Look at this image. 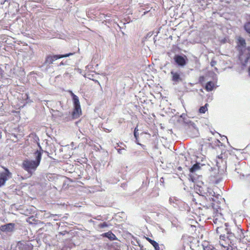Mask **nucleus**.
<instances>
[{"label":"nucleus","mask_w":250,"mask_h":250,"mask_svg":"<svg viewBox=\"0 0 250 250\" xmlns=\"http://www.w3.org/2000/svg\"><path fill=\"white\" fill-rule=\"evenodd\" d=\"M196 193H198L202 198L207 201H215L214 197H216L215 192L214 190L206 185L203 182L199 183L194 187Z\"/></svg>","instance_id":"f257e3e1"},{"label":"nucleus","mask_w":250,"mask_h":250,"mask_svg":"<svg viewBox=\"0 0 250 250\" xmlns=\"http://www.w3.org/2000/svg\"><path fill=\"white\" fill-rule=\"evenodd\" d=\"M34 159H25L21 164L22 168L30 175H33L41 163L40 156L37 154Z\"/></svg>","instance_id":"f03ea898"},{"label":"nucleus","mask_w":250,"mask_h":250,"mask_svg":"<svg viewBox=\"0 0 250 250\" xmlns=\"http://www.w3.org/2000/svg\"><path fill=\"white\" fill-rule=\"evenodd\" d=\"M68 93L70 94L71 97L73 109L72 111V116L73 118H78L82 115V109L81 105L79 101V97L75 95L72 90H68Z\"/></svg>","instance_id":"7ed1b4c3"},{"label":"nucleus","mask_w":250,"mask_h":250,"mask_svg":"<svg viewBox=\"0 0 250 250\" xmlns=\"http://www.w3.org/2000/svg\"><path fill=\"white\" fill-rule=\"evenodd\" d=\"M75 52H70L64 54H48L47 55L45 58V61L43 63V65L49 67L51 64H55L54 62L60 59L66 58L72 56L75 54Z\"/></svg>","instance_id":"20e7f679"},{"label":"nucleus","mask_w":250,"mask_h":250,"mask_svg":"<svg viewBox=\"0 0 250 250\" xmlns=\"http://www.w3.org/2000/svg\"><path fill=\"white\" fill-rule=\"evenodd\" d=\"M174 64L179 68H184L188 63L187 56L183 54H176L173 57Z\"/></svg>","instance_id":"39448f33"},{"label":"nucleus","mask_w":250,"mask_h":250,"mask_svg":"<svg viewBox=\"0 0 250 250\" xmlns=\"http://www.w3.org/2000/svg\"><path fill=\"white\" fill-rule=\"evenodd\" d=\"M170 75L171 81L174 85L178 84L184 81L183 73L180 70H172L170 71Z\"/></svg>","instance_id":"423d86ee"},{"label":"nucleus","mask_w":250,"mask_h":250,"mask_svg":"<svg viewBox=\"0 0 250 250\" xmlns=\"http://www.w3.org/2000/svg\"><path fill=\"white\" fill-rule=\"evenodd\" d=\"M2 167L4 171L0 172V188L5 185L6 182L12 177V175L7 167Z\"/></svg>","instance_id":"0eeeda50"},{"label":"nucleus","mask_w":250,"mask_h":250,"mask_svg":"<svg viewBox=\"0 0 250 250\" xmlns=\"http://www.w3.org/2000/svg\"><path fill=\"white\" fill-rule=\"evenodd\" d=\"M205 165V164L200 163L199 161L197 160L196 163L193 164L191 167L189 168V170L190 174L189 175V176L190 181H191L192 182H194L196 178L193 176H192L191 174L199 170L201 168V167L204 166Z\"/></svg>","instance_id":"6e6552de"},{"label":"nucleus","mask_w":250,"mask_h":250,"mask_svg":"<svg viewBox=\"0 0 250 250\" xmlns=\"http://www.w3.org/2000/svg\"><path fill=\"white\" fill-rule=\"evenodd\" d=\"M16 225L15 223H9L3 225L0 227L1 231L5 232H12L15 230Z\"/></svg>","instance_id":"1a4fd4ad"},{"label":"nucleus","mask_w":250,"mask_h":250,"mask_svg":"<svg viewBox=\"0 0 250 250\" xmlns=\"http://www.w3.org/2000/svg\"><path fill=\"white\" fill-rule=\"evenodd\" d=\"M102 236L103 237L108 238L110 241L117 240V237L111 231H109L107 232L103 233L102 234Z\"/></svg>","instance_id":"9d476101"},{"label":"nucleus","mask_w":250,"mask_h":250,"mask_svg":"<svg viewBox=\"0 0 250 250\" xmlns=\"http://www.w3.org/2000/svg\"><path fill=\"white\" fill-rule=\"evenodd\" d=\"M215 88L214 83L212 81H208V82L205 85V89L208 92H210L212 91Z\"/></svg>","instance_id":"9b49d317"},{"label":"nucleus","mask_w":250,"mask_h":250,"mask_svg":"<svg viewBox=\"0 0 250 250\" xmlns=\"http://www.w3.org/2000/svg\"><path fill=\"white\" fill-rule=\"evenodd\" d=\"M237 44L238 48H241V50H242L246 47V41L243 38L239 37L238 39Z\"/></svg>","instance_id":"f8f14e48"},{"label":"nucleus","mask_w":250,"mask_h":250,"mask_svg":"<svg viewBox=\"0 0 250 250\" xmlns=\"http://www.w3.org/2000/svg\"><path fill=\"white\" fill-rule=\"evenodd\" d=\"M37 144L39 149L36 150L34 152L33 155L34 157H36V156H37L38 154L39 156H40L41 160H42V155L43 152H44V150L42 149L40 143H38Z\"/></svg>","instance_id":"ddd939ff"},{"label":"nucleus","mask_w":250,"mask_h":250,"mask_svg":"<svg viewBox=\"0 0 250 250\" xmlns=\"http://www.w3.org/2000/svg\"><path fill=\"white\" fill-rule=\"evenodd\" d=\"M10 2L11 0H0V9L9 7Z\"/></svg>","instance_id":"4468645a"},{"label":"nucleus","mask_w":250,"mask_h":250,"mask_svg":"<svg viewBox=\"0 0 250 250\" xmlns=\"http://www.w3.org/2000/svg\"><path fill=\"white\" fill-rule=\"evenodd\" d=\"M243 29L247 34L250 37V21H247L244 24Z\"/></svg>","instance_id":"2eb2a0df"},{"label":"nucleus","mask_w":250,"mask_h":250,"mask_svg":"<svg viewBox=\"0 0 250 250\" xmlns=\"http://www.w3.org/2000/svg\"><path fill=\"white\" fill-rule=\"evenodd\" d=\"M169 203L172 205V206L175 208H177L178 207V205L177 203V202L178 201V200H177L175 197H170L169 199Z\"/></svg>","instance_id":"dca6fc26"},{"label":"nucleus","mask_w":250,"mask_h":250,"mask_svg":"<svg viewBox=\"0 0 250 250\" xmlns=\"http://www.w3.org/2000/svg\"><path fill=\"white\" fill-rule=\"evenodd\" d=\"M33 248V245L29 242L25 243L23 244L22 249L23 250H32Z\"/></svg>","instance_id":"f3484780"},{"label":"nucleus","mask_w":250,"mask_h":250,"mask_svg":"<svg viewBox=\"0 0 250 250\" xmlns=\"http://www.w3.org/2000/svg\"><path fill=\"white\" fill-rule=\"evenodd\" d=\"M65 116V118L63 119L65 122H68L70 121L75 119H76L77 118H73L72 116V113H71V116L69 115V113L66 112L64 114V116Z\"/></svg>","instance_id":"a211bd4d"},{"label":"nucleus","mask_w":250,"mask_h":250,"mask_svg":"<svg viewBox=\"0 0 250 250\" xmlns=\"http://www.w3.org/2000/svg\"><path fill=\"white\" fill-rule=\"evenodd\" d=\"M208 104H206L204 106H202L200 107L198 112L200 114L205 113L208 110Z\"/></svg>","instance_id":"6ab92c4d"},{"label":"nucleus","mask_w":250,"mask_h":250,"mask_svg":"<svg viewBox=\"0 0 250 250\" xmlns=\"http://www.w3.org/2000/svg\"><path fill=\"white\" fill-rule=\"evenodd\" d=\"M225 228H224L225 232L226 233L227 235H229V233H232L230 231V229H229L228 227H229V224L228 223H226L225 224Z\"/></svg>","instance_id":"aec40b11"},{"label":"nucleus","mask_w":250,"mask_h":250,"mask_svg":"<svg viewBox=\"0 0 250 250\" xmlns=\"http://www.w3.org/2000/svg\"><path fill=\"white\" fill-rule=\"evenodd\" d=\"M108 226L109 224L106 222L101 223L98 225V228L99 229H103L105 227H108Z\"/></svg>","instance_id":"412c9836"},{"label":"nucleus","mask_w":250,"mask_h":250,"mask_svg":"<svg viewBox=\"0 0 250 250\" xmlns=\"http://www.w3.org/2000/svg\"><path fill=\"white\" fill-rule=\"evenodd\" d=\"M234 238V234L233 233H229V235H227V239H228L229 241H233ZM231 242H230V243Z\"/></svg>","instance_id":"4be33fe9"},{"label":"nucleus","mask_w":250,"mask_h":250,"mask_svg":"<svg viewBox=\"0 0 250 250\" xmlns=\"http://www.w3.org/2000/svg\"><path fill=\"white\" fill-rule=\"evenodd\" d=\"M151 245L154 247L155 250H160L159 245L156 241H155Z\"/></svg>","instance_id":"5701e85b"},{"label":"nucleus","mask_w":250,"mask_h":250,"mask_svg":"<svg viewBox=\"0 0 250 250\" xmlns=\"http://www.w3.org/2000/svg\"><path fill=\"white\" fill-rule=\"evenodd\" d=\"M138 129H137V127H135L134 131V136L136 139V140H137L139 137V133L138 132Z\"/></svg>","instance_id":"b1692460"},{"label":"nucleus","mask_w":250,"mask_h":250,"mask_svg":"<svg viewBox=\"0 0 250 250\" xmlns=\"http://www.w3.org/2000/svg\"><path fill=\"white\" fill-rule=\"evenodd\" d=\"M69 65L68 61L66 60L65 61H62L59 64L57 65L58 66H61L62 65Z\"/></svg>","instance_id":"393cba45"},{"label":"nucleus","mask_w":250,"mask_h":250,"mask_svg":"<svg viewBox=\"0 0 250 250\" xmlns=\"http://www.w3.org/2000/svg\"><path fill=\"white\" fill-rule=\"evenodd\" d=\"M55 113H56V115L59 117H62L64 116V114L62 112H60L59 110H56Z\"/></svg>","instance_id":"a878e982"},{"label":"nucleus","mask_w":250,"mask_h":250,"mask_svg":"<svg viewBox=\"0 0 250 250\" xmlns=\"http://www.w3.org/2000/svg\"><path fill=\"white\" fill-rule=\"evenodd\" d=\"M205 81V77L204 76L202 75V76H200L199 77V79H198V82L200 83H204V82Z\"/></svg>","instance_id":"bb28decb"},{"label":"nucleus","mask_w":250,"mask_h":250,"mask_svg":"<svg viewBox=\"0 0 250 250\" xmlns=\"http://www.w3.org/2000/svg\"><path fill=\"white\" fill-rule=\"evenodd\" d=\"M214 247L212 246L209 245L207 246H204V250H213Z\"/></svg>","instance_id":"cd10ccee"},{"label":"nucleus","mask_w":250,"mask_h":250,"mask_svg":"<svg viewBox=\"0 0 250 250\" xmlns=\"http://www.w3.org/2000/svg\"><path fill=\"white\" fill-rule=\"evenodd\" d=\"M223 229H224V227L223 226L217 227L216 229V230L217 233L219 234L221 232L223 231V230H224Z\"/></svg>","instance_id":"c85d7f7f"},{"label":"nucleus","mask_w":250,"mask_h":250,"mask_svg":"<svg viewBox=\"0 0 250 250\" xmlns=\"http://www.w3.org/2000/svg\"><path fill=\"white\" fill-rule=\"evenodd\" d=\"M116 150L119 154H123V150H125V148L124 147H120L119 148H116Z\"/></svg>","instance_id":"c756f323"},{"label":"nucleus","mask_w":250,"mask_h":250,"mask_svg":"<svg viewBox=\"0 0 250 250\" xmlns=\"http://www.w3.org/2000/svg\"><path fill=\"white\" fill-rule=\"evenodd\" d=\"M185 123L188 125L189 126H191L193 122L189 120L185 121Z\"/></svg>","instance_id":"7c9ffc66"},{"label":"nucleus","mask_w":250,"mask_h":250,"mask_svg":"<svg viewBox=\"0 0 250 250\" xmlns=\"http://www.w3.org/2000/svg\"><path fill=\"white\" fill-rule=\"evenodd\" d=\"M185 123L188 125L189 126H191L193 122L189 120L185 121Z\"/></svg>","instance_id":"2f4dec72"},{"label":"nucleus","mask_w":250,"mask_h":250,"mask_svg":"<svg viewBox=\"0 0 250 250\" xmlns=\"http://www.w3.org/2000/svg\"><path fill=\"white\" fill-rule=\"evenodd\" d=\"M220 238L222 240H226L227 239V235H226L225 234H221L220 236Z\"/></svg>","instance_id":"473e14b6"},{"label":"nucleus","mask_w":250,"mask_h":250,"mask_svg":"<svg viewBox=\"0 0 250 250\" xmlns=\"http://www.w3.org/2000/svg\"><path fill=\"white\" fill-rule=\"evenodd\" d=\"M217 64V62L214 60H212L210 62V65L213 67Z\"/></svg>","instance_id":"72a5a7b5"},{"label":"nucleus","mask_w":250,"mask_h":250,"mask_svg":"<svg viewBox=\"0 0 250 250\" xmlns=\"http://www.w3.org/2000/svg\"><path fill=\"white\" fill-rule=\"evenodd\" d=\"M186 114L185 113H183L180 115V117L183 118L184 122H185V121H187V119L186 118Z\"/></svg>","instance_id":"f704fd0d"},{"label":"nucleus","mask_w":250,"mask_h":250,"mask_svg":"<svg viewBox=\"0 0 250 250\" xmlns=\"http://www.w3.org/2000/svg\"><path fill=\"white\" fill-rule=\"evenodd\" d=\"M68 233H69L68 231L67 230H64L62 231L59 232V234L62 235H64Z\"/></svg>","instance_id":"c9c22d12"},{"label":"nucleus","mask_w":250,"mask_h":250,"mask_svg":"<svg viewBox=\"0 0 250 250\" xmlns=\"http://www.w3.org/2000/svg\"><path fill=\"white\" fill-rule=\"evenodd\" d=\"M214 204L213 203H210V204L206 205V206L207 207V208H209L210 207H211L212 208H213L214 206Z\"/></svg>","instance_id":"e433bc0d"},{"label":"nucleus","mask_w":250,"mask_h":250,"mask_svg":"<svg viewBox=\"0 0 250 250\" xmlns=\"http://www.w3.org/2000/svg\"><path fill=\"white\" fill-rule=\"evenodd\" d=\"M146 240L151 244H152L153 243V242H154L155 241V240H152L151 239H150V238L149 237H147L146 238Z\"/></svg>","instance_id":"4c0bfd02"},{"label":"nucleus","mask_w":250,"mask_h":250,"mask_svg":"<svg viewBox=\"0 0 250 250\" xmlns=\"http://www.w3.org/2000/svg\"><path fill=\"white\" fill-rule=\"evenodd\" d=\"M191 127H192L193 128H194V129H197V127H196V125H195V124L194 123H193L192 124V125H191Z\"/></svg>","instance_id":"58836bf2"},{"label":"nucleus","mask_w":250,"mask_h":250,"mask_svg":"<svg viewBox=\"0 0 250 250\" xmlns=\"http://www.w3.org/2000/svg\"><path fill=\"white\" fill-rule=\"evenodd\" d=\"M161 210L162 212L165 213V211H167V209L165 208H162V209Z\"/></svg>","instance_id":"ea45409f"},{"label":"nucleus","mask_w":250,"mask_h":250,"mask_svg":"<svg viewBox=\"0 0 250 250\" xmlns=\"http://www.w3.org/2000/svg\"><path fill=\"white\" fill-rule=\"evenodd\" d=\"M137 144L141 146H142V147L144 149H146V146L143 145V144H140L139 143H137Z\"/></svg>","instance_id":"a19ab883"},{"label":"nucleus","mask_w":250,"mask_h":250,"mask_svg":"<svg viewBox=\"0 0 250 250\" xmlns=\"http://www.w3.org/2000/svg\"><path fill=\"white\" fill-rule=\"evenodd\" d=\"M144 186H145L146 187H147L148 186L146 182H143V184H142V187H143Z\"/></svg>","instance_id":"79ce46f5"},{"label":"nucleus","mask_w":250,"mask_h":250,"mask_svg":"<svg viewBox=\"0 0 250 250\" xmlns=\"http://www.w3.org/2000/svg\"><path fill=\"white\" fill-rule=\"evenodd\" d=\"M152 36V34H150V33H148L146 36V38L150 37Z\"/></svg>","instance_id":"37998d69"},{"label":"nucleus","mask_w":250,"mask_h":250,"mask_svg":"<svg viewBox=\"0 0 250 250\" xmlns=\"http://www.w3.org/2000/svg\"><path fill=\"white\" fill-rule=\"evenodd\" d=\"M3 72V71L2 70V69H1V68L0 67V74L1 75V77H2L3 76H2V73Z\"/></svg>","instance_id":"c03bdc74"},{"label":"nucleus","mask_w":250,"mask_h":250,"mask_svg":"<svg viewBox=\"0 0 250 250\" xmlns=\"http://www.w3.org/2000/svg\"><path fill=\"white\" fill-rule=\"evenodd\" d=\"M149 11V10H146V11H145V12H144L143 14L142 15V16H143V15H145L146 14H147Z\"/></svg>","instance_id":"a18cd8bd"},{"label":"nucleus","mask_w":250,"mask_h":250,"mask_svg":"<svg viewBox=\"0 0 250 250\" xmlns=\"http://www.w3.org/2000/svg\"><path fill=\"white\" fill-rule=\"evenodd\" d=\"M93 81H94V82H95V83H97L98 84H99V85H100V83H99V82L98 80H93Z\"/></svg>","instance_id":"49530a36"},{"label":"nucleus","mask_w":250,"mask_h":250,"mask_svg":"<svg viewBox=\"0 0 250 250\" xmlns=\"http://www.w3.org/2000/svg\"><path fill=\"white\" fill-rule=\"evenodd\" d=\"M44 152H45V153H47L48 156L50 158H51V159H53L52 157H51V156H50L49 155V153H48L47 151H44Z\"/></svg>","instance_id":"de8ad7c7"},{"label":"nucleus","mask_w":250,"mask_h":250,"mask_svg":"<svg viewBox=\"0 0 250 250\" xmlns=\"http://www.w3.org/2000/svg\"><path fill=\"white\" fill-rule=\"evenodd\" d=\"M244 177H245V175L242 174L240 175V179H242V178H244Z\"/></svg>","instance_id":"09e8293b"},{"label":"nucleus","mask_w":250,"mask_h":250,"mask_svg":"<svg viewBox=\"0 0 250 250\" xmlns=\"http://www.w3.org/2000/svg\"><path fill=\"white\" fill-rule=\"evenodd\" d=\"M82 70L80 68H78V72L79 73H81Z\"/></svg>","instance_id":"8fccbe9b"},{"label":"nucleus","mask_w":250,"mask_h":250,"mask_svg":"<svg viewBox=\"0 0 250 250\" xmlns=\"http://www.w3.org/2000/svg\"><path fill=\"white\" fill-rule=\"evenodd\" d=\"M137 153H138V151H134V152H133V154H134V155H137Z\"/></svg>","instance_id":"3c124183"},{"label":"nucleus","mask_w":250,"mask_h":250,"mask_svg":"<svg viewBox=\"0 0 250 250\" xmlns=\"http://www.w3.org/2000/svg\"><path fill=\"white\" fill-rule=\"evenodd\" d=\"M247 49L249 51V52H250V46H248Z\"/></svg>","instance_id":"603ef678"},{"label":"nucleus","mask_w":250,"mask_h":250,"mask_svg":"<svg viewBox=\"0 0 250 250\" xmlns=\"http://www.w3.org/2000/svg\"><path fill=\"white\" fill-rule=\"evenodd\" d=\"M178 169L179 170H182V167H178Z\"/></svg>","instance_id":"864d4df0"},{"label":"nucleus","mask_w":250,"mask_h":250,"mask_svg":"<svg viewBox=\"0 0 250 250\" xmlns=\"http://www.w3.org/2000/svg\"><path fill=\"white\" fill-rule=\"evenodd\" d=\"M59 103L60 104V105L62 106V102H61V101H59Z\"/></svg>","instance_id":"5fc2aeb1"},{"label":"nucleus","mask_w":250,"mask_h":250,"mask_svg":"<svg viewBox=\"0 0 250 250\" xmlns=\"http://www.w3.org/2000/svg\"><path fill=\"white\" fill-rule=\"evenodd\" d=\"M222 137H224V138H226L227 140H228V139H227V137H226V136L223 135ZM227 141H228V143H229L228 140H227Z\"/></svg>","instance_id":"6e6d98bb"},{"label":"nucleus","mask_w":250,"mask_h":250,"mask_svg":"<svg viewBox=\"0 0 250 250\" xmlns=\"http://www.w3.org/2000/svg\"><path fill=\"white\" fill-rule=\"evenodd\" d=\"M161 230H162L163 232H164L165 231V229H163L162 228H161Z\"/></svg>","instance_id":"4d7b16f0"},{"label":"nucleus","mask_w":250,"mask_h":250,"mask_svg":"<svg viewBox=\"0 0 250 250\" xmlns=\"http://www.w3.org/2000/svg\"><path fill=\"white\" fill-rule=\"evenodd\" d=\"M51 111H52V112H55V111H56L55 110H54V109H51Z\"/></svg>","instance_id":"13d9d810"},{"label":"nucleus","mask_w":250,"mask_h":250,"mask_svg":"<svg viewBox=\"0 0 250 250\" xmlns=\"http://www.w3.org/2000/svg\"><path fill=\"white\" fill-rule=\"evenodd\" d=\"M80 122V121H77V122H76L75 123V124H76V125H77V124H78Z\"/></svg>","instance_id":"bf43d9fd"},{"label":"nucleus","mask_w":250,"mask_h":250,"mask_svg":"<svg viewBox=\"0 0 250 250\" xmlns=\"http://www.w3.org/2000/svg\"><path fill=\"white\" fill-rule=\"evenodd\" d=\"M120 144L123 145L124 146H125V145L123 143H120Z\"/></svg>","instance_id":"052dcab7"},{"label":"nucleus","mask_w":250,"mask_h":250,"mask_svg":"<svg viewBox=\"0 0 250 250\" xmlns=\"http://www.w3.org/2000/svg\"><path fill=\"white\" fill-rule=\"evenodd\" d=\"M117 146L118 147V146H120V145L119 143H117Z\"/></svg>","instance_id":"680f3d73"},{"label":"nucleus","mask_w":250,"mask_h":250,"mask_svg":"<svg viewBox=\"0 0 250 250\" xmlns=\"http://www.w3.org/2000/svg\"><path fill=\"white\" fill-rule=\"evenodd\" d=\"M210 132H211V133L212 134H214L213 131H211Z\"/></svg>","instance_id":"e2e57ef3"},{"label":"nucleus","mask_w":250,"mask_h":250,"mask_svg":"<svg viewBox=\"0 0 250 250\" xmlns=\"http://www.w3.org/2000/svg\"><path fill=\"white\" fill-rule=\"evenodd\" d=\"M210 132H211V133L212 134H214L213 131H211Z\"/></svg>","instance_id":"0e129e2a"},{"label":"nucleus","mask_w":250,"mask_h":250,"mask_svg":"<svg viewBox=\"0 0 250 250\" xmlns=\"http://www.w3.org/2000/svg\"><path fill=\"white\" fill-rule=\"evenodd\" d=\"M250 176V174H248V175H246V176H247V177H249V176Z\"/></svg>","instance_id":"69168bd1"},{"label":"nucleus","mask_w":250,"mask_h":250,"mask_svg":"<svg viewBox=\"0 0 250 250\" xmlns=\"http://www.w3.org/2000/svg\"><path fill=\"white\" fill-rule=\"evenodd\" d=\"M216 220H217V219H216V220H215V221H213L214 223H216Z\"/></svg>","instance_id":"338daca9"},{"label":"nucleus","mask_w":250,"mask_h":250,"mask_svg":"<svg viewBox=\"0 0 250 250\" xmlns=\"http://www.w3.org/2000/svg\"><path fill=\"white\" fill-rule=\"evenodd\" d=\"M136 142L137 144V143H139L138 141V140H136Z\"/></svg>","instance_id":"774afa93"}]
</instances>
